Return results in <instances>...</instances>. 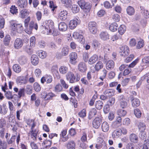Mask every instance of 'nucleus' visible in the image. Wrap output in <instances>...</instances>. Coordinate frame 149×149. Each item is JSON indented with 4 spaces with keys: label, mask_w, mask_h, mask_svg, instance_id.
<instances>
[{
    "label": "nucleus",
    "mask_w": 149,
    "mask_h": 149,
    "mask_svg": "<svg viewBox=\"0 0 149 149\" xmlns=\"http://www.w3.org/2000/svg\"><path fill=\"white\" fill-rule=\"evenodd\" d=\"M134 114L138 118L141 117V112L140 110L138 108H136L134 110Z\"/></svg>",
    "instance_id": "43"
},
{
    "label": "nucleus",
    "mask_w": 149,
    "mask_h": 149,
    "mask_svg": "<svg viewBox=\"0 0 149 149\" xmlns=\"http://www.w3.org/2000/svg\"><path fill=\"white\" fill-rule=\"evenodd\" d=\"M66 79L70 83H73L75 82V77L73 73L71 72H68L66 75Z\"/></svg>",
    "instance_id": "9"
},
{
    "label": "nucleus",
    "mask_w": 149,
    "mask_h": 149,
    "mask_svg": "<svg viewBox=\"0 0 149 149\" xmlns=\"http://www.w3.org/2000/svg\"><path fill=\"white\" fill-rule=\"evenodd\" d=\"M126 27L124 25H121L119 27L118 32L120 35H123L125 31Z\"/></svg>",
    "instance_id": "31"
},
{
    "label": "nucleus",
    "mask_w": 149,
    "mask_h": 149,
    "mask_svg": "<svg viewBox=\"0 0 149 149\" xmlns=\"http://www.w3.org/2000/svg\"><path fill=\"white\" fill-rule=\"evenodd\" d=\"M120 107L122 108H125L127 106V103L125 101V100L124 101H123L120 102Z\"/></svg>",
    "instance_id": "63"
},
{
    "label": "nucleus",
    "mask_w": 149,
    "mask_h": 149,
    "mask_svg": "<svg viewBox=\"0 0 149 149\" xmlns=\"http://www.w3.org/2000/svg\"><path fill=\"white\" fill-rule=\"evenodd\" d=\"M70 101L74 105V107L76 108L77 107V101L76 100L75 97H71L70 98Z\"/></svg>",
    "instance_id": "55"
},
{
    "label": "nucleus",
    "mask_w": 149,
    "mask_h": 149,
    "mask_svg": "<svg viewBox=\"0 0 149 149\" xmlns=\"http://www.w3.org/2000/svg\"><path fill=\"white\" fill-rule=\"evenodd\" d=\"M62 3L66 5L67 7H69L71 4V0H61Z\"/></svg>",
    "instance_id": "59"
},
{
    "label": "nucleus",
    "mask_w": 149,
    "mask_h": 149,
    "mask_svg": "<svg viewBox=\"0 0 149 149\" xmlns=\"http://www.w3.org/2000/svg\"><path fill=\"white\" fill-rule=\"evenodd\" d=\"M12 29L13 31H17L19 33H21L23 29L22 24H17L13 22H10Z\"/></svg>",
    "instance_id": "2"
},
{
    "label": "nucleus",
    "mask_w": 149,
    "mask_h": 149,
    "mask_svg": "<svg viewBox=\"0 0 149 149\" xmlns=\"http://www.w3.org/2000/svg\"><path fill=\"white\" fill-rule=\"evenodd\" d=\"M106 144L105 142H102V143H97L95 145V147L97 149H100L103 146H105Z\"/></svg>",
    "instance_id": "57"
},
{
    "label": "nucleus",
    "mask_w": 149,
    "mask_h": 149,
    "mask_svg": "<svg viewBox=\"0 0 149 149\" xmlns=\"http://www.w3.org/2000/svg\"><path fill=\"white\" fill-rule=\"evenodd\" d=\"M140 138L143 140L146 139L147 137V135L146 132L144 131H140Z\"/></svg>",
    "instance_id": "47"
},
{
    "label": "nucleus",
    "mask_w": 149,
    "mask_h": 149,
    "mask_svg": "<svg viewBox=\"0 0 149 149\" xmlns=\"http://www.w3.org/2000/svg\"><path fill=\"white\" fill-rule=\"evenodd\" d=\"M114 66V63L111 60L108 61L106 64V67L108 70H111L113 68Z\"/></svg>",
    "instance_id": "20"
},
{
    "label": "nucleus",
    "mask_w": 149,
    "mask_h": 149,
    "mask_svg": "<svg viewBox=\"0 0 149 149\" xmlns=\"http://www.w3.org/2000/svg\"><path fill=\"white\" fill-rule=\"evenodd\" d=\"M45 145V149H47V148H49L51 145L52 142L51 140H48L46 141L44 143Z\"/></svg>",
    "instance_id": "61"
},
{
    "label": "nucleus",
    "mask_w": 149,
    "mask_h": 149,
    "mask_svg": "<svg viewBox=\"0 0 149 149\" xmlns=\"http://www.w3.org/2000/svg\"><path fill=\"white\" fill-rule=\"evenodd\" d=\"M102 130L105 132L108 131L109 129V126L106 122H104L102 124L101 126Z\"/></svg>",
    "instance_id": "27"
},
{
    "label": "nucleus",
    "mask_w": 149,
    "mask_h": 149,
    "mask_svg": "<svg viewBox=\"0 0 149 149\" xmlns=\"http://www.w3.org/2000/svg\"><path fill=\"white\" fill-rule=\"evenodd\" d=\"M15 135H13L10 139H7L6 141L8 144H13L15 142Z\"/></svg>",
    "instance_id": "45"
},
{
    "label": "nucleus",
    "mask_w": 149,
    "mask_h": 149,
    "mask_svg": "<svg viewBox=\"0 0 149 149\" xmlns=\"http://www.w3.org/2000/svg\"><path fill=\"white\" fill-rule=\"evenodd\" d=\"M17 4L20 8H25L27 7V2L26 0H18Z\"/></svg>",
    "instance_id": "13"
},
{
    "label": "nucleus",
    "mask_w": 149,
    "mask_h": 149,
    "mask_svg": "<svg viewBox=\"0 0 149 149\" xmlns=\"http://www.w3.org/2000/svg\"><path fill=\"white\" fill-rule=\"evenodd\" d=\"M129 139L130 141L134 143H137L138 141V136L134 133H132L130 135Z\"/></svg>",
    "instance_id": "14"
},
{
    "label": "nucleus",
    "mask_w": 149,
    "mask_h": 149,
    "mask_svg": "<svg viewBox=\"0 0 149 149\" xmlns=\"http://www.w3.org/2000/svg\"><path fill=\"white\" fill-rule=\"evenodd\" d=\"M13 71L16 73H19L21 71V68L20 65L17 64L14 65L13 67Z\"/></svg>",
    "instance_id": "36"
},
{
    "label": "nucleus",
    "mask_w": 149,
    "mask_h": 149,
    "mask_svg": "<svg viewBox=\"0 0 149 149\" xmlns=\"http://www.w3.org/2000/svg\"><path fill=\"white\" fill-rule=\"evenodd\" d=\"M112 19L114 21L118 22L120 20V17L117 14H114L112 16Z\"/></svg>",
    "instance_id": "62"
},
{
    "label": "nucleus",
    "mask_w": 149,
    "mask_h": 149,
    "mask_svg": "<svg viewBox=\"0 0 149 149\" xmlns=\"http://www.w3.org/2000/svg\"><path fill=\"white\" fill-rule=\"evenodd\" d=\"M18 61L20 64L24 65L26 63V58L25 56H21L19 58Z\"/></svg>",
    "instance_id": "37"
},
{
    "label": "nucleus",
    "mask_w": 149,
    "mask_h": 149,
    "mask_svg": "<svg viewBox=\"0 0 149 149\" xmlns=\"http://www.w3.org/2000/svg\"><path fill=\"white\" fill-rule=\"evenodd\" d=\"M31 60L32 64L34 65H37L38 63V58L36 55L33 54L32 55Z\"/></svg>",
    "instance_id": "22"
},
{
    "label": "nucleus",
    "mask_w": 149,
    "mask_h": 149,
    "mask_svg": "<svg viewBox=\"0 0 149 149\" xmlns=\"http://www.w3.org/2000/svg\"><path fill=\"white\" fill-rule=\"evenodd\" d=\"M10 11L12 14H14L17 13V9L15 6H12L10 8Z\"/></svg>",
    "instance_id": "54"
},
{
    "label": "nucleus",
    "mask_w": 149,
    "mask_h": 149,
    "mask_svg": "<svg viewBox=\"0 0 149 149\" xmlns=\"http://www.w3.org/2000/svg\"><path fill=\"white\" fill-rule=\"evenodd\" d=\"M75 143L73 140L69 141L66 145L67 149H75Z\"/></svg>",
    "instance_id": "23"
},
{
    "label": "nucleus",
    "mask_w": 149,
    "mask_h": 149,
    "mask_svg": "<svg viewBox=\"0 0 149 149\" xmlns=\"http://www.w3.org/2000/svg\"><path fill=\"white\" fill-rule=\"evenodd\" d=\"M29 3L30 5L32 3L33 7L36 8L39 4V1L38 0H29Z\"/></svg>",
    "instance_id": "39"
},
{
    "label": "nucleus",
    "mask_w": 149,
    "mask_h": 149,
    "mask_svg": "<svg viewBox=\"0 0 149 149\" xmlns=\"http://www.w3.org/2000/svg\"><path fill=\"white\" fill-rule=\"evenodd\" d=\"M21 17L22 18H26L29 14V12L26 9L22 10L20 12Z\"/></svg>",
    "instance_id": "32"
},
{
    "label": "nucleus",
    "mask_w": 149,
    "mask_h": 149,
    "mask_svg": "<svg viewBox=\"0 0 149 149\" xmlns=\"http://www.w3.org/2000/svg\"><path fill=\"white\" fill-rule=\"evenodd\" d=\"M134 55L133 54H131L129 56L126 58L125 60V61L126 63L132 61L133 58H134Z\"/></svg>",
    "instance_id": "64"
},
{
    "label": "nucleus",
    "mask_w": 149,
    "mask_h": 149,
    "mask_svg": "<svg viewBox=\"0 0 149 149\" xmlns=\"http://www.w3.org/2000/svg\"><path fill=\"white\" fill-rule=\"evenodd\" d=\"M38 29V24L36 22H34L33 21H31L30 22L28 28H27V30H29V33H31V31L33 29H34L36 30H37Z\"/></svg>",
    "instance_id": "8"
},
{
    "label": "nucleus",
    "mask_w": 149,
    "mask_h": 149,
    "mask_svg": "<svg viewBox=\"0 0 149 149\" xmlns=\"http://www.w3.org/2000/svg\"><path fill=\"white\" fill-rule=\"evenodd\" d=\"M67 12L66 10H63L59 14V17L61 20H65L66 19Z\"/></svg>",
    "instance_id": "18"
},
{
    "label": "nucleus",
    "mask_w": 149,
    "mask_h": 149,
    "mask_svg": "<svg viewBox=\"0 0 149 149\" xmlns=\"http://www.w3.org/2000/svg\"><path fill=\"white\" fill-rule=\"evenodd\" d=\"M118 24L116 23L111 24L109 26V30L112 32H115L117 30Z\"/></svg>",
    "instance_id": "28"
},
{
    "label": "nucleus",
    "mask_w": 149,
    "mask_h": 149,
    "mask_svg": "<svg viewBox=\"0 0 149 149\" xmlns=\"http://www.w3.org/2000/svg\"><path fill=\"white\" fill-rule=\"evenodd\" d=\"M103 102L102 101L99 100L95 102V106L96 109H100L103 107Z\"/></svg>",
    "instance_id": "30"
},
{
    "label": "nucleus",
    "mask_w": 149,
    "mask_h": 149,
    "mask_svg": "<svg viewBox=\"0 0 149 149\" xmlns=\"http://www.w3.org/2000/svg\"><path fill=\"white\" fill-rule=\"evenodd\" d=\"M10 37L9 35H7L4 38V43L5 46H8L10 42Z\"/></svg>",
    "instance_id": "38"
},
{
    "label": "nucleus",
    "mask_w": 149,
    "mask_h": 149,
    "mask_svg": "<svg viewBox=\"0 0 149 149\" xmlns=\"http://www.w3.org/2000/svg\"><path fill=\"white\" fill-rule=\"evenodd\" d=\"M23 45V42L22 39L17 38L15 40L14 47H22Z\"/></svg>",
    "instance_id": "26"
},
{
    "label": "nucleus",
    "mask_w": 149,
    "mask_h": 149,
    "mask_svg": "<svg viewBox=\"0 0 149 149\" xmlns=\"http://www.w3.org/2000/svg\"><path fill=\"white\" fill-rule=\"evenodd\" d=\"M141 80L146 81L148 83V81H149V73H147L143 76L141 77Z\"/></svg>",
    "instance_id": "58"
},
{
    "label": "nucleus",
    "mask_w": 149,
    "mask_h": 149,
    "mask_svg": "<svg viewBox=\"0 0 149 149\" xmlns=\"http://www.w3.org/2000/svg\"><path fill=\"white\" fill-rule=\"evenodd\" d=\"M115 99L114 97H112L109 99L107 102L108 105L110 106H112L115 103Z\"/></svg>",
    "instance_id": "60"
},
{
    "label": "nucleus",
    "mask_w": 149,
    "mask_h": 149,
    "mask_svg": "<svg viewBox=\"0 0 149 149\" xmlns=\"http://www.w3.org/2000/svg\"><path fill=\"white\" fill-rule=\"evenodd\" d=\"M17 82L18 83H20L21 84H25L26 83L27 80L24 77H20L18 79Z\"/></svg>",
    "instance_id": "34"
},
{
    "label": "nucleus",
    "mask_w": 149,
    "mask_h": 149,
    "mask_svg": "<svg viewBox=\"0 0 149 149\" xmlns=\"http://www.w3.org/2000/svg\"><path fill=\"white\" fill-rule=\"evenodd\" d=\"M80 21L79 18L71 20L69 23V26L71 29H74L77 26L80 24Z\"/></svg>",
    "instance_id": "7"
},
{
    "label": "nucleus",
    "mask_w": 149,
    "mask_h": 149,
    "mask_svg": "<svg viewBox=\"0 0 149 149\" xmlns=\"http://www.w3.org/2000/svg\"><path fill=\"white\" fill-rule=\"evenodd\" d=\"M5 95L8 99H12L13 97L12 92L10 91H5Z\"/></svg>",
    "instance_id": "44"
},
{
    "label": "nucleus",
    "mask_w": 149,
    "mask_h": 149,
    "mask_svg": "<svg viewBox=\"0 0 149 149\" xmlns=\"http://www.w3.org/2000/svg\"><path fill=\"white\" fill-rule=\"evenodd\" d=\"M100 37L102 40H105L109 39V36L106 32L103 31L100 34Z\"/></svg>",
    "instance_id": "21"
},
{
    "label": "nucleus",
    "mask_w": 149,
    "mask_h": 149,
    "mask_svg": "<svg viewBox=\"0 0 149 149\" xmlns=\"http://www.w3.org/2000/svg\"><path fill=\"white\" fill-rule=\"evenodd\" d=\"M149 148V140H145L142 149H148Z\"/></svg>",
    "instance_id": "48"
},
{
    "label": "nucleus",
    "mask_w": 149,
    "mask_h": 149,
    "mask_svg": "<svg viewBox=\"0 0 149 149\" xmlns=\"http://www.w3.org/2000/svg\"><path fill=\"white\" fill-rule=\"evenodd\" d=\"M120 55L125 56L129 54L130 50L128 47H120L119 51Z\"/></svg>",
    "instance_id": "11"
},
{
    "label": "nucleus",
    "mask_w": 149,
    "mask_h": 149,
    "mask_svg": "<svg viewBox=\"0 0 149 149\" xmlns=\"http://www.w3.org/2000/svg\"><path fill=\"white\" fill-rule=\"evenodd\" d=\"M97 111L96 108H93L91 109L89 111L88 116V119L91 120L96 115Z\"/></svg>",
    "instance_id": "15"
},
{
    "label": "nucleus",
    "mask_w": 149,
    "mask_h": 149,
    "mask_svg": "<svg viewBox=\"0 0 149 149\" xmlns=\"http://www.w3.org/2000/svg\"><path fill=\"white\" fill-rule=\"evenodd\" d=\"M72 10L73 13H77L79 11V8L77 5H73L72 6Z\"/></svg>",
    "instance_id": "42"
},
{
    "label": "nucleus",
    "mask_w": 149,
    "mask_h": 149,
    "mask_svg": "<svg viewBox=\"0 0 149 149\" xmlns=\"http://www.w3.org/2000/svg\"><path fill=\"white\" fill-rule=\"evenodd\" d=\"M68 68L65 66H61L59 69L60 72L62 74H64L68 71Z\"/></svg>",
    "instance_id": "41"
},
{
    "label": "nucleus",
    "mask_w": 149,
    "mask_h": 149,
    "mask_svg": "<svg viewBox=\"0 0 149 149\" xmlns=\"http://www.w3.org/2000/svg\"><path fill=\"white\" fill-rule=\"evenodd\" d=\"M98 57L96 55H94L91 56L88 60V63L90 65H92L95 63L98 60Z\"/></svg>",
    "instance_id": "16"
},
{
    "label": "nucleus",
    "mask_w": 149,
    "mask_h": 149,
    "mask_svg": "<svg viewBox=\"0 0 149 149\" xmlns=\"http://www.w3.org/2000/svg\"><path fill=\"white\" fill-rule=\"evenodd\" d=\"M141 8L142 10V13L143 15L145 18H147L149 17V11L147 10L144 9L143 7H141Z\"/></svg>",
    "instance_id": "33"
},
{
    "label": "nucleus",
    "mask_w": 149,
    "mask_h": 149,
    "mask_svg": "<svg viewBox=\"0 0 149 149\" xmlns=\"http://www.w3.org/2000/svg\"><path fill=\"white\" fill-rule=\"evenodd\" d=\"M46 26H45V29L49 31V33H47L48 34L52 33V31H53L54 28V23L53 21L51 20H49L47 22H46Z\"/></svg>",
    "instance_id": "4"
},
{
    "label": "nucleus",
    "mask_w": 149,
    "mask_h": 149,
    "mask_svg": "<svg viewBox=\"0 0 149 149\" xmlns=\"http://www.w3.org/2000/svg\"><path fill=\"white\" fill-rule=\"evenodd\" d=\"M103 67V64L101 61H99L95 65L94 68L96 71H98L102 69Z\"/></svg>",
    "instance_id": "25"
},
{
    "label": "nucleus",
    "mask_w": 149,
    "mask_h": 149,
    "mask_svg": "<svg viewBox=\"0 0 149 149\" xmlns=\"http://www.w3.org/2000/svg\"><path fill=\"white\" fill-rule=\"evenodd\" d=\"M35 126L36 124L33 123L31 128V130L28 134L29 136H31L34 140H36L37 134L38 132V130L37 129H34Z\"/></svg>",
    "instance_id": "1"
},
{
    "label": "nucleus",
    "mask_w": 149,
    "mask_h": 149,
    "mask_svg": "<svg viewBox=\"0 0 149 149\" xmlns=\"http://www.w3.org/2000/svg\"><path fill=\"white\" fill-rule=\"evenodd\" d=\"M91 8V6L90 5V4L89 3L86 2L85 4L84 5L83 8H82L81 9H84V10H87V11H89L90 10Z\"/></svg>",
    "instance_id": "46"
},
{
    "label": "nucleus",
    "mask_w": 149,
    "mask_h": 149,
    "mask_svg": "<svg viewBox=\"0 0 149 149\" xmlns=\"http://www.w3.org/2000/svg\"><path fill=\"white\" fill-rule=\"evenodd\" d=\"M115 93V90L112 89H107L104 91V94L108 97L114 95Z\"/></svg>",
    "instance_id": "19"
},
{
    "label": "nucleus",
    "mask_w": 149,
    "mask_h": 149,
    "mask_svg": "<svg viewBox=\"0 0 149 149\" xmlns=\"http://www.w3.org/2000/svg\"><path fill=\"white\" fill-rule=\"evenodd\" d=\"M35 91L38 92L40 91L41 89V87L40 85L37 83L35 82L33 85Z\"/></svg>",
    "instance_id": "50"
},
{
    "label": "nucleus",
    "mask_w": 149,
    "mask_h": 149,
    "mask_svg": "<svg viewBox=\"0 0 149 149\" xmlns=\"http://www.w3.org/2000/svg\"><path fill=\"white\" fill-rule=\"evenodd\" d=\"M69 51V49L68 47H63L62 49V53L64 56H65L68 54Z\"/></svg>",
    "instance_id": "51"
},
{
    "label": "nucleus",
    "mask_w": 149,
    "mask_h": 149,
    "mask_svg": "<svg viewBox=\"0 0 149 149\" xmlns=\"http://www.w3.org/2000/svg\"><path fill=\"white\" fill-rule=\"evenodd\" d=\"M102 123V120L99 117H96L92 122L93 127L95 129H98Z\"/></svg>",
    "instance_id": "6"
},
{
    "label": "nucleus",
    "mask_w": 149,
    "mask_h": 149,
    "mask_svg": "<svg viewBox=\"0 0 149 149\" xmlns=\"http://www.w3.org/2000/svg\"><path fill=\"white\" fill-rule=\"evenodd\" d=\"M82 33L81 32V34H80L79 33L75 32L73 33V36L75 39H77L78 41L80 43L84 44L85 42V40Z\"/></svg>",
    "instance_id": "5"
},
{
    "label": "nucleus",
    "mask_w": 149,
    "mask_h": 149,
    "mask_svg": "<svg viewBox=\"0 0 149 149\" xmlns=\"http://www.w3.org/2000/svg\"><path fill=\"white\" fill-rule=\"evenodd\" d=\"M24 91L25 89L24 88H20L19 89L18 94L19 97L24 95Z\"/></svg>",
    "instance_id": "56"
},
{
    "label": "nucleus",
    "mask_w": 149,
    "mask_h": 149,
    "mask_svg": "<svg viewBox=\"0 0 149 149\" xmlns=\"http://www.w3.org/2000/svg\"><path fill=\"white\" fill-rule=\"evenodd\" d=\"M70 56V62L72 64H75L76 63V61L77 57V54L75 52L71 53Z\"/></svg>",
    "instance_id": "12"
},
{
    "label": "nucleus",
    "mask_w": 149,
    "mask_h": 149,
    "mask_svg": "<svg viewBox=\"0 0 149 149\" xmlns=\"http://www.w3.org/2000/svg\"><path fill=\"white\" fill-rule=\"evenodd\" d=\"M67 28V26L66 24L64 22H60L58 25L59 30L61 31H65Z\"/></svg>",
    "instance_id": "24"
},
{
    "label": "nucleus",
    "mask_w": 149,
    "mask_h": 149,
    "mask_svg": "<svg viewBox=\"0 0 149 149\" xmlns=\"http://www.w3.org/2000/svg\"><path fill=\"white\" fill-rule=\"evenodd\" d=\"M38 56L42 59L45 58L47 56V54L45 52L41 50L38 51Z\"/></svg>",
    "instance_id": "35"
},
{
    "label": "nucleus",
    "mask_w": 149,
    "mask_h": 149,
    "mask_svg": "<svg viewBox=\"0 0 149 149\" xmlns=\"http://www.w3.org/2000/svg\"><path fill=\"white\" fill-rule=\"evenodd\" d=\"M134 143L132 142H129L126 146V149H134L135 145Z\"/></svg>",
    "instance_id": "49"
},
{
    "label": "nucleus",
    "mask_w": 149,
    "mask_h": 149,
    "mask_svg": "<svg viewBox=\"0 0 149 149\" xmlns=\"http://www.w3.org/2000/svg\"><path fill=\"white\" fill-rule=\"evenodd\" d=\"M88 28L90 32L93 34H96L97 31V25L95 22H90L88 24Z\"/></svg>",
    "instance_id": "3"
},
{
    "label": "nucleus",
    "mask_w": 149,
    "mask_h": 149,
    "mask_svg": "<svg viewBox=\"0 0 149 149\" xmlns=\"http://www.w3.org/2000/svg\"><path fill=\"white\" fill-rule=\"evenodd\" d=\"M78 69L81 72H85L87 69L86 64L83 62L80 63L78 65Z\"/></svg>",
    "instance_id": "17"
},
{
    "label": "nucleus",
    "mask_w": 149,
    "mask_h": 149,
    "mask_svg": "<svg viewBox=\"0 0 149 149\" xmlns=\"http://www.w3.org/2000/svg\"><path fill=\"white\" fill-rule=\"evenodd\" d=\"M138 127L139 131H145L146 129V126L145 124L142 122H140L138 125Z\"/></svg>",
    "instance_id": "29"
},
{
    "label": "nucleus",
    "mask_w": 149,
    "mask_h": 149,
    "mask_svg": "<svg viewBox=\"0 0 149 149\" xmlns=\"http://www.w3.org/2000/svg\"><path fill=\"white\" fill-rule=\"evenodd\" d=\"M7 145L5 142L0 139V149H7Z\"/></svg>",
    "instance_id": "53"
},
{
    "label": "nucleus",
    "mask_w": 149,
    "mask_h": 149,
    "mask_svg": "<svg viewBox=\"0 0 149 149\" xmlns=\"http://www.w3.org/2000/svg\"><path fill=\"white\" fill-rule=\"evenodd\" d=\"M127 13L130 15H133L134 13V8L130 6L128 7L127 9Z\"/></svg>",
    "instance_id": "40"
},
{
    "label": "nucleus",
    "mask_w": 149,
    "mask_h": 149,
    "mask_svg": "<svg viewBox=\"0 0 149 149\" xmlns=\"http://www.w3.org/2000/svg\"><path fill=\"white\" fill-rule=\"evenodd\" d=\"M117 113L119 116H124L126 115L127 112L125 110L121 109L118 111Z\"/></svg>",
    "instance_id": "52"
},
{
    "label": "nucleus",
    "mask_w": 149,
    "mask_h": 149,
    "mask_svg": "<svg viewBox=\"0 0 149 149\" xmlns=\"http://www.w3.org/2000/svg\"><path fill=\"white\" fill-rule=\"evenodd\" d=\"M130 100L131 101L132 105L134 107H136L140 105V101L139 99L135 98L132 96L130 97Z\"/></svg>",
    "instance_id": "10"
}]
</instances>
